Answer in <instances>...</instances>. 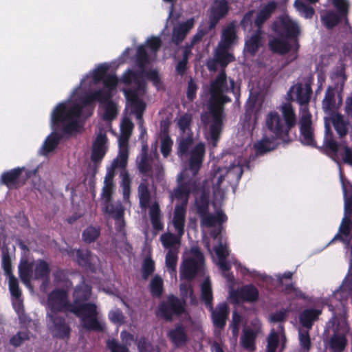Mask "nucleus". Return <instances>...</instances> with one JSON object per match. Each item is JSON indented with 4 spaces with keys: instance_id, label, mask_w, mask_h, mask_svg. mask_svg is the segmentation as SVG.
Here are the masks:
<instances>
[{
    "instance_id": "nucleus-1",
    "label": "nucleus",
    "mask_w": 352,
    "mask_h": 352,
    "mask_svg": "<svg viewBox=\"0 0 352 352\" xmlns=\"http://www.w3.org/2000/svg\"><path fill=\"white\" fill-rule=\"evenodd\" d=\"M243 170L239 165H232L229 168H218L214 170L210 178L207 179L203 184L201 189L197 188L196 175L186 168L178 175L177 188L171 193L170 199L173 201L177 199L181 201V205L175 206L171 225L175 232L179 236L184 232L186 222V205L188 202L190 194L195 196L196 204L199 213L201 215V227L203 232V240L208 251L211 253L208 234H210L214 240L219 243V245L214 248L217 255V264L223 273L229 270L230 265L226 261L229 254V250L226 243L221 242V236L219 234L221 232V223L227 221V217L221 210H217L214 214L206 213L208 204V195L210 188L212 189L214 197L217 199H222L224 194V189L221 187V184L226 175L230 181H238L241 178Z\"/></svg>"
},
{
    "instance_id": "nucleus-48",
    "label": "nucleus",
    "mask_w": 352,
    "mask_h": 352,
    "mask_svg": "<svg viewBox=\"0 0 352 352\" xmlns=\"http://www.w3.org/2000/svg\"><path fill=\"white\" fill-rule=\"evenodd\" d=\"M241 322V317L236 312H234L233 316H232V324H231V329H232V334H233L235 341L237 339Z\"/></svg>"
},
{
    "instance_id": "nucleus-54",
    "label": "nucleus",
    "mask_w": 352,
    "mask_h": 352,
    "mask_svg": "<svg viewBox=\"0 0 352 352\" xmlns=\"http://www.w3.org/2000/svg\"><path fill=\"white\" fill-rule=\"evenodd\" d=\"M173 141L168 136L164 137L162 140L161 151L164 157H167L171 151Z\"/></svg>"
},
{
    "instance_id": "nucleus-25",
    "label": "nucleus",
    "mask_w": 352,
    "mask_h": 352,
    "mask_svg": "<svg viewBox=\"0 0 352 352\" xmlns=\"http://www.w3.org/2000/svg\"><path fill=\"white\" fill-rule=\"evenodd\" d=\"M300 115V141L304 144L313 145L314 141L311 129V116L306 110Z\"/></svg>"
},
{
    "instance_id": "nucleus-10",
    "label": "nucleus",
    "mask_w": 352,
    "mask_h": 352,
    "mask_svg": "<svg viewBox=\"0 0 352 352\" xmlns=\"http://www.w3.org/2000/svg\"><path fill=\"white\" fill-rule=\"evenodd\" d=\"M328 328L331 333L329 340V348L333 352H342L347 346V335L350 328L346 321L345 314L334 316L328 322Z\"/></svg>"
},
{
    "instance_id": "nucleus-7",
    "label": "nucleus",
    "mask_w": 352,
    "mask_h": 352,
    "mask_svg": "<svg viewBox=\"0 0 352 352\" xmlns=\"http://www.w3.org/2000/svg\"><path fill=\"white\" fill-rule=\"evenodd\" d=\"M274 32L280 36L288 40L285 41L275 38L270 42V49L280 54H284L289 50L296 52L298 45L296 37L300 33L298 24L288 16H283L274 24Z\"/></svg>"
},
{
    "instance_id": "nucleus-40",
    "label": "nucleus",
    "mask_w": 352,
    "mask_h": 352,
    "mask_svg": "<svg viewBox=\"0 0 352 352\" xmlns=\"http://www.w3.org/2000/svg\"><path fill=\"white\" fill-rule=\"evenodd\" d=\"M71 256L76 260L81 265H87L94 262L95 257L87 250H74L71 252Z\"/></svg>"
},
{
    "instance_id": "nucleus-3",
    "label": "nucleus",
    "mask_w": 352,
    "mask_h": 352,
    "mask_svg": "<svg viewBox=\"0 0 352 352\" xmlns=\"http://www.w3.org/2000/svg\"><path fill=\"white\" fill-rule=\"evenodd\" d=\"M90 295L91 288L85 283H82L75 289L73 305L67 303V293L65 290H54L49 295L46 302L48 326L55 336L61 338L69 336V327L58 316L59 313L63 311L75 314L80 318L82 326L87 329L98 331L104 330L105 324L98 316L96 305L85 303Z\"/></svg>"
},
{
    "instance_id": "nucleus-62",
    "label": "nucleus",
    "mask_w": 352,
    "mask_h": 352,
    "mask_svg": "<svg viewBox=\"0 0 352 352\" xmlns=\"http://www.w3.org/2000/svg\"><path fill=\"white\" fill-rule=\"evenodd\" d=\"M204 32L202 30L199 31L193 37L192 45L198 42L204 36Z\"/></svg>"
},
{
    "instance_id": "nucleus-39",
    "label": "nucleus",
    "mask_w": 352,
    "mask_h": 352,
    "mask_svg": "<svg viewBox=\"0 0 352 352\" xmlns=\"http://www.w3.org/2000/svg\"><path fill=\"white\" fill-rule=\"evenodd\" d=\"M60 140L59 135L56 132H52L45 140L41 148L42 155H47L52 151L57 146Z\"/></svg>"
},
{
    "instance_id": "nucleus-33",
    "label": "nucleus",
    "mask_w": 352,
    "mask_h": 352,
    "mask_svg": "<svg viewBox=\"0 0 352 352\" xmlns=\"http://www.w3.org/2000/svg\"><path fill=\"white\" fill-rule=\"evenodd\" d=\"M280 342L283 345L285 342V336L283 333V327L278 326L277 332L272 331L268 338L267 352H275L278 346V343Z\"/></svg>"
},
{
    "instance_id": "nucleus-34",
    "label": "nucleus",
    "mask_w": 352,
    "mask_h": 352,
    "mask_svg": "<svg viewBox=\"0 0 352 352\" xmlns=\"http://www.w3.org/2000/svg\"><path fill=\"white\" fill-rule=\"evenodd\" d=\"M321 314V310L308 309L303 311L300 316V322L306 328L310 329L313 322L316 320Z\"/></svg>"
},
{
    "instance_id": "nucleus-14",
    "label": "nucleus",
    "mask_w": 352,
    "mask_h": 352,
    "mask_svg": "<svg viewBox=\"0 0 352 352\" xmlns=\"http://www.w3.org/2000/svg\"><path fill=\"white\" fill-rule=\"evenodd\" d=\"M201 294L203 300L212 312L214 324L220 328L223 327L226 324V319L228 316V306L225 303H221L214 310H213L212 307V289L210 283L208 279H206L201 285Z\"/></svg>"
},
{
    "instance_id": "nucleus-4",
    "label": "nucleus",
    "mask_w": 352,
    "mask_h": 352,
    "mask_svg": "<svg viewBox=\"0 0 352 352\" xmlns=\"http://www.w3.org/2000/svg\"><path fill=\"white\" fill-rule=\"evenodd\" d=\"M161 45L158 37H151L147 39L146 45H141L138 48L137 60L142 71L140 74H135L131 71L126 72L122 76V81L133 87V89H124V93L127 100V104L132 108V111L136 115L137 119L142 126V113L145 109L143 101V95L145 93V78L150 79L157 87H160V80L156 71L146 72L144 67L146 64L153 61L156 57V52Z\"/></svg>"
},
{
    "instance_id": "nucleus-56",
    "label": "nucleus",
    "mask_w": 352,
    "mask_h": 352,
    "mask_svg": "<svg viewBox=\"0 0 352 352\" xmlns=\"http://www.w3.org/2000/svg\"><path fill=\"white\" fill-rule=\"evenodd\" d=\"M26 338L27 336L25 333H19L10 340V342L14 346H19Z\"/></svg>"
},
{
    "instance_id": "nucleus-43",
    "label": "nucleus",
    "mask_w": 352,
    "mask_h": 352,
    "mask_svg": "<svg viewBox=\"0 0 352 352\" xmlns=\"http://www.w3.org/2000/svg\"><path fill=\"white\" fill-rule=\"evenodd\" d=\"M122 178L121 186L122 188L124 199L128 200L130 195L131 179L128 173L125 170H122L120 173Z\"/></svg>"
},
{
    "instance_id": "nucleus-31",
    "label": "nucleus",
    "mask_w": 352,
    "mask_h": 352,
    "mask_svg": "<svg viewBox=\"0 0 352 352\" xmlns=\"http://www.w3.org/2000/svg\"><path fill=\"white\" fill-rule=\"evenodd\" d=\"M259 325L255 327L254 329L249 328H245L244 329L243 335L241 337V344L244 349L250 351H254V340L259 332Z\"/></svg>"
},
{
    "instance_id": "nucleus-29",
    "label": "nucleus",
    "mask_w": 352,
    "mask_h": 352,
    "mask_svg": "<svg viewBox=\"0 0 352 352\" xmlns=\"http://www.w3.org/2000/svg\"><path fill=\"white\" fill-rule=\"evenodd\" d=\"M9 289L12 296V305L16 311L19 314L23 311V300L21 292L19 287L18 280L15 277H11Z\"/></svg>"
},
{
    "instance_id": "nucleus-12",
    "label": "nucleus",
    "mask_w": 352,
    "mask_h": 352,
    "mask_svg": "<svg viewBox=\"0 0 352 352\" xmlns=\"http://www.w3.org/2000/svg\"><path fill=\"white\" fill-rule=\"evenodd\" d=\"M49 264L41 259H23L19 265V276L21 281L32 289L31 280L46 279L50 273Z\"/></svg>"
},
{
    "instance_id": "nucleus-41",
    "label": "nucleus",
    "mask_w": 352,
    "mask_h": 352,
    "mask_svg": "<svg viewBox=\"0 0 352 352\" xmlns=\"http://www.w3.org/2000/svg\"><path fill=\"white\" fill-rule=\"evenodd\" d=\"M294 6L300 14L306 19L311 18L314 14V9L302 0H296Z\"/></svg>"
},
{
    "instance_id": "nucleus-20",
    "label": "nucleus",
    "mask_w": 352,
    "mask_h": 352,
    "mask_svg": "<svg viewBox=\"0 0 352 352\" xmlns=\"http://www.w3.org/2000/svg\"><path fill=\"white\" fill-rule=\"evenodd\" d=\"M333 6L336 8L338 14L329 12L325 14L321 15V19L323 24L329 28H333L339 21V20L346 15L349 4L346 0H332Z\"/></svg>"
},
{
    "instance_id": "nucleus-21",
    "label": "nucleus",
    "mask_w": 352,
    "mask_h": 352,
    "mask_svg": "<svg viewBox=\"0 0 352 352\" xmlns=\"http://www.w3.org/2000/svg\"><path fill=\"white\" fill-rule=\"evenodd\" d=\"M30 175L24 168H17L2 174L1 179L9 188H14L23 184Z\"/></svg>"
},
{
    "instance_id": "nucleus-44",
    "label": "nucleus",
    "mask_w": 352,
    "mask_h": 352,
    "mask_svg": "<svg viewBox=\"0 0 352 352\" xmlns=\"http://www.w3.org/2000/svg\"><path fill=\"white\" fill-rule=\"evenodd\" d=\"M108 316L110 321L117 325H121L124 322L125 317L118 309L111 310Z\"/></svg>"
},
{
    "instance_id": "nucleus-19",
    "label": "nucleus",
    "mask_w": 352,
    "mask_h": 352,
    "mask_svg": "<svg viewBox=\"0 0 352 352\" xmlns=\"http://www.w3.org/2000/svg\"><path fill=\"white\" fill-rule=\"evenodd\" d=\"M148 147L146 145L142 146V153L137 159L138 168L140 172L148 173L151 171L153 175H155L157 180H160L163 177V168L160 164H154L153 160L146 155Z\"/></svg>"
},
{
    "instance_id": "nucleus-49",
    "label": "nucleus",
    "mask_w": 352,
    "mask_h": 352,
    "mask_svg": "<svg viewBox=\"0 0 352 352\" xmlns=\"http://www.w3.org/2000/svg\"><path fill=\"white\" fill-rule=\"evenodd\" d=\"M191 51V47H186L184 51L183 59L177 65V71L179 74H183L186 69L188 58Z\"/></svg>"
},
{
    "instance_id": "nucleus-64",
    "label": "nucleus",
    "mask_w": 352,
    "mask_h": 352,
    "mask_svg": "<svg viewBox=\"0 0 352 352\" xmlns=\"http://www.w3.org/2000/svg\"><path fill=\"white\" fill-rule=\"evenodd\" d=\"M292 274L291 272H286L283 275L279 276H278V279H279L280 283L283 284V279L284 278L287 279V280H290L291 278H292Z\"/></svg>"
},
{
    "instance_id": "nucleus-45",
    "label": "nucleus",
    "mask_w": 352,
    "mask_h": 352,
    "mask_svg": "<svg viewBox=\"0 0 352 352\" xmlns=\"http://www.w3.org/2000/svg\"><path fill=\"white\" fill-rule=\"evenodd\" d=\"M163 281L162 279L156 276L151 283V292L154 296H160L162 292Z\"/></svg>"
},
{
    "instance_id": "nucleus-37",
    "label": "nucleus",
    "mask_w": 352,
    "mask_h": 352,
    "mask_svg": "<svg viewBox=\"0 0 352 352\" xmlns=\"http://www.w3.org/2000/svg\"><path fill=\"white\" fill-rule=\"evenodd\" d=\"M178 251L179 250L170 249L168 251L166 255V266L171 277L175 278L177 277L176 266L178 258Z\"/></svg>"
},
{
    "instance_id": "nucleus-53",
    "label": "nucleus",
    "mask_w": 352,
    "mask_h": 352,
    "mask_svg": "<svg viewBox=\"0 0 352 352\" xmlns=\"http://www.w3.org/2000/svg\"><path fill=\"white\" fill-rule=\"evenodd\" d=\"M299 340L300 346L303 349L306 350H308L309 349L311 345V341L307 331H303L301 329L299 330Z\"/></svg>"
},
{
    "instance_id": "nucleus-15",
    "label": "nucleus",
    "mask_w": 352,
    "mask_h": 352,
    "mask_svg": "<svg viewBox=\"0 0 352 352\" xmlns=\"http://www.w3.org/2000/svg\"><path fill=\"white\" fill-rule=\"evenodd\" d=\"M140 204L142 209L148 208L153 228L157 230L163 229V223L161 221V214L158 203L152 199L148 187L144 184H141L138 188Z\"/></svg>"
},
{
    "instance_id": "nucleus-55",
    "label": "nucleus",
    "mask_w": 352,
    "mask_h": 352,
    "mask_svg": "<svg viewBox=\"0 0 352 352\" xmlns=\"http://www.w3.org/2000/svg\"><path fill=\"white\" fill-rule=\"evenodd\" d=\"M2 267L5 271L6 274L8 278V284L10 285V280L11 277H14L11 273V263L8 256L3 255L2 258Z\"/></svg>"
},
{
    "instance_id": "nucleus-51",
    "label": "nucleus",
    "mask_w": 352,
    "mask_h": 352,
    "mask_svg": "<svg viewBox=\"0 0 352 352\" xmlns=\"http://www.w3.org/2000/svg\"><path fill=\"white\" fill-rule=\"evenodd\" d=\"M138 347L140 352H159L157 347L151 346L144 338L140 339L138 343Z\"/></svg>"
},
{
    "instance_id": "nucleus-8",
    "label": "nucleus",
    "mask_w": 352,
    "mask_h": 352,
    "mask_svg": "<svg viewBox=\"0 0 352 352\" xmlns=\"http://www.w3.org/2000/svg\"><path fill=\"white\" fill-rule=\"evenodd\" d=\"M204 264V256L197 247H193L190 251H186L184 255V261L180 267L182 279H186L187 283H182L180 285L181 294L183 298H187L188 294L192 303H195L196 298L193 295L190 283L196 272L201 270Z\"/></svg>"
},
{
    "instance_id": "nucleus-28",
    "label": "nucleus",
    "mask_w": 352,
    "mask_h": 352,
    "mask_svg": "<svg viewBox=\"0 0 352 352\" xmlns=\"http://www.w3.org/2000/svg\"><path fill=\"white\" fill-rule=\"evenodd\" d=\"M120 336L124 345L119 344L115 340H110L107 342V346L111 352H129L127 346L133 342V336L126 331H122Z\"/></svg>"
},
{
    "instance_id": "nucleus-38",
    "label": "nucleus",
    "mask_w": 352,
    "mask_h": 352,
    "mask_svg": "<svg viewBox=\"0 0 352 352\" xmlns=\"http://www.w3.org/2000/svg\"><path fill=\"white\" fill-rule=\"evenodd\" d=\"M331 120L338 135L340 137L346 135L348 131L349 122L341 115L338 113L333 115Z\"/></svg>"
},
{
    "instance_id": "nucleus-47",
    "label": "nucleus",
    "mask_w": 352,
    "mask_h": 352,
    "mask_svg": "<svg viewBox=\"0 0 352 352\" xmlns=\"http://www.w3.org/2000/svg\"><path fill=\"white\" fill-rule=\"evenodd\" d=\"M155 270L154 261L150 258H147L144 260L142 266V273L144 278H147Z\"/></svg>"
},
{
    "instance_id": "nucleus-11",
    "label": "nucleus",
    "mask_w": 352,
    "mask_h": 352,
    "mask_svg": "<svg viewBox=\"0 0 352 352\" xmlns=\"http://www.w3.org/2000/svg\"><path fill=\"white\" fill-rule=\"evenodd\" d=\"M236 39L235 26L230 24L222 32L221 41L216 49L214 59L209 60L207 63L209 70L216 69V63L225 67L229 63L234 60L233 55L228 52V49L235 43Z\"/></svg>"
},
{
    "instance_id": "nucleus-22",
    "label": "nucleus",
    "mask_w": 352,
    "mask_h": 352,
    "mask_svg": "<svg viewBox=\"0 0 352 352\" xmlns=\"http://www.w3.org/2000/svg\"><path fill=\"white\" fill-rule=\"evenodd\" d=\"M184 311V303L174 296H170L167 302L160 305L157 314L166 319H170L173 314H181Z\"/></svg>"
},
{
    "instance_id": "nucleus-27",
    "label": "nucleus",
    "mask_w": 352,
    "mask_h": 352,
    "mask_svg": "<svg viewBox=\"0 0 352 352\" xmlns=\"http://www.w3.org/2000/svg\"><path fill=\"white\" fill-rule=\"evenodd\" d=\"M194 22V19H190L184 23L175 24L173 31V41L177 44L182 42L188 32L193 28Z\"/></svg>"
},
{
    "instance_id": "nucleus-16",
    "label": "nucleus",
    "mask_w": 352,
    "mask_h": 352,
    "mask_svg": "<svg viewBox=\"0 0 352 352\" xmlns=\"http://www.w3.org/2000/svg\"><path fill=\"white\" fill-rule=\"evenodd\" d=\"M276 7V4L274 2H270L266 5L257 15L255 21V25L258 28L257 32L246 40L245 46V53L254 54L258 47L262 45L263 41L261 36L260 26L270 17Z\"/></svg>"
},
{
    "instance_id": "nucleus-13",
    "label": "nucleus",
    "mask_w": 352,
    "mask_h": 352,
    "mask_svg": "<svg viewBox=\"0 0 352 352\" xmlns=\"http://www.w3.org/2000/svg\"><path fill=\"white\" fill-rule=\"evenodd\" d=\"M340 177L344 197V217L340 226L339 232L335 236L333 241L339 238L348 246L352 239L351 234V221L350 220V218L352 217V196L348 197L346 195L347 190L349 188L344 182L341 170H340Z\"/></svg>"
},
{
    "instance_id": "nucleus-2",
    "label": "nucleus",
    "mask_w": 352,
    "mask_h": 352,
    "mask_svg": "<svg viewBox=\"0 0 352 352\" xmlns=\"http://www.w3.org/2000/svg\"><path fill=\"white\" fill-rule=\"evenodd\" d=\"M109 65L101 64L81 81L70 98L59 104L52 113V125L65 133L80 131L82 127V111L94 101L100 103V112L105 120L113 119L118 112L116 104L110 100L118 79L107 74Z\"/></svg>"
},
{
    "instance_id": "nucleus-58",
    "label": "nucleus",
    "mask_w": 352,
    "mask_h": 352,
    "mask_svg": "<svg viewBox=\"0 0 352 352\" xmlns=\"http://www.w3.org/2000/svg\"><path fill=\"white\" fill-rule=\"evenodd\" d=\"M287 311H280L271 316V320L273 322H280L286 317Z\"/></svg>"
},
{
    "instance_id": "nucleus-23",
    "label": "nucleus",
    "mask_w": 352,
    "mask_h": 352,
    "mask_svg": "<svg viewBox=\"0 0 352 352\" xmlns=\"http://www.w3.org/2000/svg\"><path fill=\"white\" fill-rule=\"evenodd\" d=\"M258 297V292L257 289L252 285H246L238 290H232L230 292V299L239 303L243 301L254 302Z\"/></svg>"
},
{
    "instance_id": "nucleus-61",
    "label": "nucleus",
    "mask_w": 352,
    "mask_h": 352,
    "mask_svg": "<svg viewBox=\"0 0 352 352\" xmlns=\"http://www.w3.org/2000/svg\"><path fill=\"white\" fill-rule=\"evenodd\" d=\"M252 14H253V12H250L248 13L247 14H245V16H244V18L242 21V25H243L244 28H246V27L249 24H250Z\"/></svg>"
},
{
    "instance_id": "nucleus-5",
    "label": "nucleus",
    "mask_w": 352,
    "mask_h": 352,
    "mask_svg": "<svg viewBox=\"0 0 352 352\" xmlns=\"http://www.w3.org/2000/svg\"><path fill=\"white\" fill-rule=\"evenodd\" d=\"M205 91L208 92L209 96L207 103L209 112L203 115L201 119L205 124L206 138L212 146H215L221 131L223 106L230 101L226 94L228 92L236 94L237 91L232 79L228 82L224 70L211 82Z\"/></svg>"
},
{
    "instance_id": "nucleus-63",
    "label": "nucleus",
    "mask_w": 352,
    "mask_h": 352,
    "mask_svg": "<svg viewBox=\"0 0 352 352\" xmlns=\"http://www.w3.org/2000/svg\"><path fill=\"white\" fill-rule=\"evenodd\" d=\"M335 78H336L338 82H340L341 85H342L346 80V76L342 70H341L340 73L336 76Z\"/></svg>"
},
{
    "instance_id": "nucleus-57",
    "label": "nucleus",
    "mask_w": 352,
    "mask_h": 352,
    "mask_svg": "<svg viewBox=\"0 0 352 352\" xmlns=\"http://www.w3.org/2000/svg\"><path fill=\"white\" fill-rule=\"evenodd\" d=\"M196 90H197V86H196L195 83L192 80H190L188 82V92H187L188 98L190 100H192L195 98V94H196Z\"/></svg>"
},
{
    "instance_id": "nucleus-36",
    "label": "nucleus",
    "mask_w": 352,
    "mask_h": 352,
    "mask_svg": "<svg viewBox=\"0 0 352 352\" xmlns=\"http://www.w3.org/2000/svg\"><path fill=\"white\" fill-rule=\"evenodd\" d=\"M105 212L112 216L116 220V224L119 230H121L124 226V221L122 218L124 210L120 204H118L114 208L113 206H107Z\"/></svg>"
},
{
    "instance_id": "nucleus-30",
    "label": "nucleus",
    "mask_w": 352,
    "mask_h": 352,
    "mask_svg": "<svg viewBox=\"0 0 352 352\" xmlns=\"http://www.w3.org/2000/svg\"><path fill=\"white\" fill-rule=\"evenodd\" d=\"M278 139V138L273 137L267 132L264 131L263 137L254 144V148L260 153L272 151L276 147Z\"/></svg>"
},
{
    "instance_id": "nucleus-46",
    "label": "nucleus",
    "mask_w": 352,
    "mask_h": 352,
    "mask_svg": "<svg viewBox=\"0 0 352 352\" xmlns=\"http://www.w3.org/2000/svg\"><path fill=\"white\" fill-rule=\"evenodd\" d=\"M99 236V231L95 228L90 227L85 230L82 236L85 241L91 243L94 241Z\"/></svg>"
},
{
    "instance_id": "nucleus-60",
    "label": "nucleus",
    "mask_w": 352,
    "mask_h": 352,
    "mask_svg": "<svg viewBox=\"0 0 352 352\" xmlns=\"http://www.w3.org/2000/svg\"><path fill=\"white\" fill-rule=\"evenodd\" d=\"M286 291L288 294H292V296L296 297H301L302 293L298 291L296 288L294 287L293 286H288L286 287Z\"/></svg>"
},
{
    "instance_id": "nucleus-26",
    "label": "nucleus",
    "mask_w": 352,
    "mask_h": 352,
    "mask_svg": "<svg viewBox=\"0 0 352 352\" xmlns=\"http://www.w3.org/2000/svg\"><path fill=\"white\" fill-rule=\"evenodd\" d=\"M228 4L225 0L215 1L210 14V28L215 26L218 21L228 12Z\"/></svg>"
},
{
    "instance_id": "nucleus-32",
    "label": "nucleus",
    "mask_w": 352,
    "mask_h": 352,
    "mask_svg": "<svg viewBox=\"0 0 352 352\" xmlns=\"http://www.w3.org/2000/svg\"><path fill=\"white\" fill-rule=\"evenodd\" d=\"M115 173L113 170H107V175L104 181V186L102 192V199L105 202V206H110L109 201L111 199V195L114 189L113 177Z\"/></svg>"
},
{
    "instance_id": "nucleus-59",
    "label": "nucleus",
    "mask_w": 352,
    "mask_h": 352,
    "mask_svg": "<svg viewBox=\"0 0 352 352\" xmlns=\"http://www.w3.org/2000/svg\"><path fill=\"white\" fill-rule=\"evenodd\" d=\"M342 157L345 163L352 166V150L351 148L348 147L344 148V153Z\"/></svg>"
},
{
    "instance_id": "nucleus-17",
    "label": "nucleus",
    "mask_w": 352,
    "mask_h": 352,
    "mask_svg": "<svg viewBox=\"0 0 352 352\" xmlns=\"http://www.w3.org/2000/svg\"><path fill=\"white\" fill-rule=\"evenodd\" d=\"M133 124L129 120H125L122 125V135L119 138V153L117 157L112 162L108 170L115 173L116 168L125 170L128 160V140L130 136Z\"/></svg>"
},
{
    "instance_id": "nucleus-52",
    "label": "nucleus",
    "mask_w": 352,
    "mask_h": 352,
    "mask_svg": "<svg viewBox=\"0 0 352 352\" xmlns=\"http://www.w3.org/2000/svg\"><path fill=\"white\" fill-rule=\"evenodd\" d=\"M333 97V90L331 88L328 89L322 101V106L324 109L328 111L332 108Z\"/></svg>"
},
{
    "instance_id": "nucleus-35",
    "label": "nucleus",
    "mask_w": 352,
    "mask_h": 352,
    "mask_svg": "<svg viewBox=\"0 0 352 352\" xmlns=\"http://www.w3.org/2000/svg\"><path fill=\"white\" fill-rule=\"evenodd\" d=\"M181 237L182 236H179L178 232L176 235L167 232L160 236V241L163 246L168 250L170 249L179 250Z\"/></svg>"
},
{
    "instance_id": "nucleus-24",
    "label": "nucleus",
    "mask_w": 352,
    "mask_h": 352,
    "mask_svg": "<svg viewBox=\"0 0 352 352\" xmlns=\"http://www.w3.org/2000/svg\"><path fill=\"white\" fill-rule=\"evenodd\" d=\"M107 150V139L104 131L100 129L93 144L91 160L95 163L100 162L104 157Z\"/></svg>"
},
{
    "instance_id": "nucleus-42",
    "label": "nucleus",
    "mask_w": 352,
    "mask_h": 352,
    "mask_svg": "<svg viewBox=\"0 0 352 352\" xmlns=\"http://www.w3.org/2000/svg\"><path fill=\"white\" fill-rule=\"evenodd\" d=\"M169 336L176 345L182 344L186 341V334L181 327H177L175 329L170 331Z\"/></svg>"
},
{
    "instance_id": "nucleus-9",
    "label": "nucleus",
    "mask_w": 352,
    "mask_h": 352,
    "mask_svg": "<svg viewBox=\"0 0 352 352\" xmlns=\"http://www.w3.org/2000/svg\"><path fill=\"white\" fill-rule=\"evenodd\" d=\"M281 112L284 116L286 126L280 115L276 111L270 112L265 118V132L273 137L280 138L287 128L293 126L296 123L294 109L290 104H284L281 107Z\"/></svg>"
},
{
    "instance_id": "nucleus-18",
    "label": "nucleus",
    "mask_w": 352,
    "mask_h": 352,
    "mask_svg": "<svg viewBox=\"0 0 352 352\" xmlns=\"http://www.w3.org/2000/svg\"><path fill=\"white\" fill-rule=\"evenodd\" d=\"M312 94L311 83L307 81L305 84L297 83L291 87L289 90L290 97L296 100L300 105V113L303 114L304 110L309 112L308 103Z\"/></svg>"
},
{
    "instance_id": "nucleus-50",
    "label": "nucleus",
    "mask_w": 352,
    "mask_h": 352,
    "mask_svg": "<svg viewBox=\"0 0 352 352\" xmlns=\"http://www.w3.org/2000/svg\"><path fill=\"white\" fill-rule=\"evenodd\" d=\"M138 347L140 352H159L157 347L151 346L144 338L140 339L138 343Z\"/></svg>"
},
{
    "instance_id": "nucleus-6",
    "label": "nucleus",
    "mask_w": 352,
    "mask_h": 352,
    "mask_svg": "<svg viewBox=\"0 0 352 352\" xmlns=\"http://www.w3.org/2000/svg\"><path fill=\"white\" fill-rule=\"evenodd\" d=\"M191 116L188 114L181 116L177 120V125L181 131L186 135L178 140L177 154L182 160L189 155V172L196 175L201 166L205 153V146L198 143L192 146V138L189 134V126Z\"/></svg>"
}]
</instances>
